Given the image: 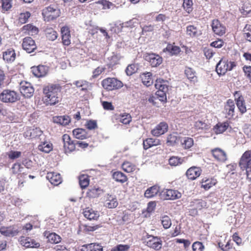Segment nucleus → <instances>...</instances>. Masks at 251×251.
Here are the masks:
<instances>
[{"instance_id": "37998d69", "label": "nucleus", "mask_w": 251, "mask_h": 251, "mask_svg": "<svg viewBox=\"0 0 251 251\" xmlns=\"http://www.w3.org/2000/svg\"><path fill=\"white\" fill-rule=\"evenodd\" d=\"M79 183L81 188L87 187L89 184V176L87 175H81L79 176Z\"/></svg>"}, {"instance_id": "aec40b11", "label": "nucleus", "mask_w": 251, "mask_h": 251, "mask_svg": "<svg viewBox=\"0 0 251 251\" xmlns=\"http://www.w3.org/2000/svg\"><path fill=\"white\" fill-rule=\"evenodd\" d=\"M201 174V170L199 168L192 167L187 170L186 175L187 177L192 180H194L199 177Z\"/></svg>"}, {"instance_id": "de8ad7c7", "label": "nucleus", "mask_w": 251, "mask_h": 251, "mask_svg": "<svg viewBox=\"0 0 251 251\" xmlns=\"http://www.w3.org/2000/svg\"><path fill=\"white\" fill-rule=\"evenodd\" d=\"M118 119L121 123L126 125L129 124L131 121V117L129 114L124 113L120 114Z\"/></svg>"}, {"instance_id": "f704fd0d", "label": "nucleus", "mask_w": 251, "mask_h": 251, "mask_svg": "<svg viewBox=\"0 0 251 251\" xmlns=\"http://www.w3.org/2000/svg\"><path fill=\"white\" fill-rule=\"evenodd\" d=\"M73 135L76 139H84L87 138V135L85 130L82 128H76L73 131Z\"/></svg>"}, {"instance_id": "338daca9", "label": "nucleus", "mask_w": 251, "mask_h": 251, "mask_svg": "<svg viewBox=\"0 0 251 251\" xmlns=\"http://www.w3.org/2000/svg\"><path fill=\"white\" fill-rule=\"evenodd\" d=\"M86 126L90 130L94 129L97 126V122L94 120H90L87 122Z\"/></svg>"}, {"instance_id": "a19ab883", "label": "nucleus", "mask_w": 251, "mask_h": 251, "mask_svg": "<svg viewBox=\"0 0 251 251\" xmlns=\"http://www.w3.org/2000/svg\"><path fill=\"white\" fill-rule=\"evenodd\" d=\"M45 34L47 38L50 41H54L57 37L56 31L51 28H47L45 30Z\"/></svg>"}, {"instance_id": "b1692460", "label": "nucleus", "mask_w": 251, "mask_h": 251, "mask_svg": "<svg viewBox=\"0 0 251 251\" xmlns=\"http://www.w3.org/2000/svg\"><path fill=\"white\" fill-rule=\"evenodd\" d=\"M160 191V188L157 185L152 186L148 188L145 193L144 196L147 198H151L156 196Z\"/></svg>"}, {"instance_id": "412c9836", "label": "nucleus", "mask_w": 251, "mask_h": 251, "mask_svg": "<svg viewBox=\"0 0 251 251\" xmlns=\"http://www.w3.org/2000/svg\"><path fill=\"white\" fill-rule=\"evenodd\" d=\"M212 153L214 157L218 161L224 162L227 159L225 152L220 148L212 150Z\"/></svg>"}, {"instance_id": "393cba45", "label": "nucleus", "mask_w": 251, "mask_h": 251, "mask_svg": "<svg viewBox=\"0 0 251 251\" xmlns=\"http://www.w3.org/2000/svg\"><path fill=\"white\" fill-rule=\"evenodd\" d=\"M53 122L60 125L66 126L70 123L71 119L67 115L55 116L53 118Z\"/></svg>"}, {"instance_id": "a878e982", "label": "nucleus", "mask_w": 251, "mask_h": 251, "mask_svg": "<svg viewBox=\"0 0 251 251\" xmlns=\"http://www.w3.org/2000/svg\"><path fill=\"white\" fill-rule=\"evenodd\" d=\"M42 131L39 128H29L25 133L26 137L35 138L42 135Z\"/></svg>"}, {"instance_id": "c85d7f7f", "label": "nucleus", "mask_w": 251, "mask_h": 251, "mask_svg": "<svg viewBox=\"0 0 251 251\" xmlns=\"http://www.w3.org/2000/svg\"><path fill=\"white\" fill-rule=\"evenodd\" d=\"M82 249L85 251H102V246L96 243L85 245L83 246Z\"/></svg>"}, {"instance_id": "8fccbe9b", "label": "nucleus", "mask_w": 251, "mask_h": 251, "mask_svg": "<svg viewBox=\"0 0 251 251\" xmlns=\"http://www.w3.org/2000/svg\"><path fill=\"white\" fill-rule=\"evenodd\" d=\"M161 221L163 227L168 229L172 225L171 219L167 215H164L161 217Z\"/></svg>"}, {"instance_id": "2f4dec72", "label": "nucleus", "mask_w": 251, "mask_h": 251, "mask_svg": "<svg viewBox=\"0 0 251 251\" xmlns=\"http://www.w3.org/2000/svg\"><path fill=\"white\" fill-rule=\"evenodd\" d=\"M237 106L241 113H244L247 111L244 98L240 96L238 98L235 99Z\"/></svg>"}, {"instance_id": "052dcab7", "label": "nucleus", "mask_w": 251, "mask_h": 251, "mask_svg": "<svg viewBox=\"0 0 251 251\" xmlns=\"http://www.w3.org/2000/svg\"><path fill=\"white\" fill-rule=\"evenodd\" d=\"M167 92H163L157 90L156 92V95L159 98V100L162 101H165L167 100L166 93Z\"/></svg>"}, {"instance_id": "dca6fc26", "label": "nucleus", "mask_w": 251, "mask_h": 251, "mask_svg": "<svg viewBox=\"0 0 251 251\" xmlns=\"http://www.w3.org/2000/svg\"><path fill=\"white\" fill-rule=\"evenodd\" d=\"M31 70L34 75L37 77H40L44 76L47 74L49 71V68L46 66L39 65L37 67H32Z\"/></svg>"}, {"instance_id": "680f3d73", "label": "nucleus", "mask_w": 251, "mask_h": 251, "mask_svg": "<svg viewBox=\"0 0 251 251\" xmlns=\"http://www.w3.org/2000/svg\"><path fill=\"white\" fill-rule=\"evenodd\" d=\"M12 7L11 0H2V8L3 10L7 11Z\"/></svg>"}, {"instance_id": "9d476101", "label": "nucleus", "mask_w": 251, "mask_h": 251, "mask_svg": "<svg viewBox=\"0 0 251 251\" xmlns=\"http://www.w3.org/2000/svg\"><path fill=\"white\" fill-rule=\"evenodd\" d=\"M20 92L25 98L32 96L34 90L31 84L28 82H22L20 84Z\"/></svg>"}, {"instance_id": "c03bdc74", "label": "nucleus", "mask_w": 251, "mask_h": 251, "mask_svg": "<svg viewBox=\"0 0 251 251\" xmlns=\"http://www.w3.org/2000/svg\"><path fill=\"white\" fill-rule=\"evenodd\" d=\"M38 149L46 153H49L52 150V145L50 142H45L39 145Z\"/></svg>"}, {"instance_id": "7c9ffc66", "label": "nucleus", "mask_w": 251, "mask_h": 251, "mask_svg": "<svg viewBox=\"0 0 251 251\" xmlns=\"http://www.w3.org/2000/svg\"><path fill=\"white\" fill-rule=\"evenodd\" d=\"M185 74L187 78L192 82L195 83L197 81V77L195 72L191 68L186 67L185 70Z\"/></svg>"}, {"instance_id": "e2e57ef3", "label": "nucleus", "mask_w": 251, "mask_h": 251, "mask_svg": "<svg viewBox=\"0 0 251 251\" xmlns=\"http://www.w3.org/2000/svg\"><path fill=\"white\" fill-rule=\"evenodd\" d=\"M21 152L19 151H10L8 154V157L11 159H15L20 157L21 155Z\"/></svg>"}, {"instance_id": "2eb2a0df", "label": "nucleus", "mask_w": 251, "mask_h": 251, "mask_svg": "<svg viewBox=\"0 0 251 251\" xmlns=\"http://www.w3.org/2000/svg\"><path fill=\"white\" fill-rule=\"evenodd\" d=\"M251 165V151H245L242 155L240 162L239 166L240 168H245L249 165Z\"/></svg>"}, {"instance_id": "09e8293b", "label": "nucleus", "mask_w": 251, "mask_h": 251, "mask_svg": "<svg viewBox=\"0 0 251 251\" xmlns=\"http://www.w3.org/2000/svg\"><path fill=\"white\" fill-rule=\"evenodd\" d=\"M194 126L197 130H207L210 128L209 125L204 121L199 120L195 123Z\"/></svg>"}, {"instance_id": "5fc2aeb1", "label": "nucleus", "mask_w": 251, "mask_h": 251, "mask_svg": "<svg viewBox=\"0 0 251 251\" xmlns=\"http://www.w3.org/2000/svg\"><path fill=\"white\" fill-rule=\"evenodd\" d=\"M193 4L192 0H183V7L188 13H190L192 11Z\"/></svg>"}, {"instance_id": "7ed1b4c3", "label": "nucleus", "mask_w": 251, "mask_h": 251, "mask_svg": "<svg viewBox=\"0 0 251 251\" xmlns=\"http://www.w3.org/2000/svg\"><path fill=\"white\" fill-rule=\"evenodd\" d=\"M60 9L55 5H50L43 9L42 15L45 21L53 20L60 16Z\"/></svg>"}, {"instance_id": "79ce46f5", "label": "nucleus", "mask_w": 251, "mask_h": 251, "mask_svg": "<svg viewBox=\"0 0 251 251\" xmlns=\"http://www.w3.org/2000/svg\"><path fill=\"white\" fill-rule=\"evenodd\" d=\"M194 145V140L193 138L185 137L181 141L182 147L185 149H189Z\"/></svg>"}, {"instance_id": "49530a36", "label": "nucleus", "mask_w": 251, "mask_h": 251, "mask_svg": "<svg viewBox=\"0 0 251 251\" xmlns=\"http://www.w3.org/2000/svg\"><path fill=\"white\" fill-rule=\"evenodd\" d=\"M24 168L22 167L19 163H15L12 168V172L15 175L22 176V174H24Z\"/></svg>"}, {"instance_id": "774afa93", "label": "nucleus", "mask_w": 251, "mask_h": 251, "mask_svg": "<svg viewBox=\"0 0 251 251\" xmlns=\"http://www.w3.org/2000/svg\"><path fill=\"white\" fill-rule=\"evenodd\" d=\"M245 75L248 77L251 82V66H244L243 68Z\"/></svg>"}, {"instance_id": "6e6552de", "label": "nucleus", "mask_w": 251, "mask_h": 251, "mask_svg": "<svg viewBox=\"0 0 251 251\" xmlns=\"http://www.w3.org/2000/svg\"><path fill=\"white\" fill-rule=\"evenodd\" d=\"M161 199L163 200H174L180 198L181 194L177 190L172 189H165L160 193Z\"/></svg>"}, {"instance_id": "72a5a7b5", "label": "nucleus", "mask_w": 251, "mask_h": 251, "mask_svg": "<svg viewBox=\"0 0 251 251\" xmlns=\"http://www.w3.org/2000/svg\"><path fill=\"white\" fill-rule=\"evenodd\" d=\"M155 87L157 90L163 92H168V86L167 82L163 79H157L155 84Z\"/></svg>"}, {"instance_id": "4be33fe9", "label": "nucleus", "mask_w": 251, "mask_h": 251, "mask_svg": "<svg viewBox=\"0 0 251 251\" xmlns=\"http://www.w3.org/2000/svg\"><path fill=\"white\" fill-rule=\"evenodd\" d=\"M16 58V53L13 49H7L3 52V59L8 63L13 62Z\"/></svg>"}, {"instance_id": "3c124183", "label": "nucleus", "mask_w": 251, "mask_h": 251, "mask_svg": "<svg viewBox=\"0 0 251 251\" xmlns=\"http://www.w3.org/2000/svg\"><path fill=\"white\" fill-rule=\"evenodd\" d=\"M122 167L123 169L127 173L132 172L136 169V166L129 162H125Z\"/></svg>"}, {"instance_id": "4468645a", "label": "nucleus", "mask_w": 251, "mask_h": 251, "mask_svg": "<svg viewBox=\"0 0 251 251\" xmlns=\"http://www.w3.org/2000/svg\"><path fill=\"white\" fill-rule=\"evenodd\" d=\"M168 125L165 122H161L151 130V134L154 136H159L168 130Z\"/></svg>"}, {"instance_id": "e433bc0d", "label": "nucleus", "mask_w": 251, "mask_h": 251, "mask_svg": "<svg viewBox=\"0 0 251 251\" xmlns=\"http://www.w3.org/2000/svg\"><path fill=\"white\" fill-rule=\"evenodd\" d=\"M184 161V158L173 156L169 159V164L171 166H177L181 165Z\"/></svg>"}, {"instance_id": "0eeeda50", "label": "nucleus", "mask_w": 251, "mask_h": 251, "mask_svg": "<svg viewBox=\"0 0 251 251\" xmlns=\"http://www.w3.org/2000/svg\"><path fill=\"white\" fill-rule=\"evenodd\" d=\"M18 94L15 91L5 89L0 93V100L4 103H13L18 100Z\"/></svg>"}, {"instance_id": "bb28decb", "label": "nucleus", "mask_w": 251, "mask_h": 251, "mask_svg": "<svg viewBox=\"0 0 251 251\" xmlns=\"http://www.w3.org/2000/svg\"><path fill=\"white\" fill-rule=\"evenodd\" d=\"M160 144L159 139L153 138H148L143 141V147L145 150H147L153 146H156Z\"/></svg>"}, {"instance_id": "f257e3e1", "label": "nucleus", "mask_w": 251, "mask_h": 251, "mask_svg": "<svg viewBox=\"0 0 251 251\" xmlns=\"http://www.w3.org/2000/svg\"><path fill=\"white\" fill-rule=\"evenodd\" d=\"M59 92V87L57 85L51 84L45 86L43 89V93L46 104L54 105L58 103L60 100L58 97Z\"/></svg>"}, {"instance_id": "4c0bfd02", "label": "nucleus", "mask_w": 251, "mask_h": 251, "mask_svg": "<svg viewBox=\"0 0 251 251\" xmlns=\"http://www.w3.org/2000/svg\"><path fill=\"white\" fill-rule=\"evenodd\" d=\"M142 79L143 84L147 86H150L153 83L152 74L150 72L144 74Z\"/></svg>"}, {"instance_id": "473e14b6", "label": "nucleus", "mask_w": 251, "mask_h": 251, "mask_svg": "<svg viewBox=\"0 0 251 251\" xmlns=\"http://www.w3.org/2000/svg\"><path fill=\"white\" fill-rule=\"evenodd\" d=\"M235 107L234 101L230 99L228 100L225 105V110L228 116L231 117L233 116Z\"/></svg>"}, {"instance_id": "864d4df0", "label": "nucleus", "mask_w": 251, "mask_h": 251, "mask_svg": "<svg viewBox=\"0 0 251 251\" xmlns=\"http://www.w3.org/2000/svg\"><path fill=\"white\" fill-rule=\"evenodd\" d=\"M179 141V138L176 134L173 133L169 135L167 137V143L170 146H173L177 143Z\"/></svg>"}, {"instance_id": "f03ea898", "label": "nucleus", "mask_w": 251, "mask_h": 251, "mask_svg": "<svg viewBox=\"0 0 251 251\" xmlns=\"http://www.w3.org/2000/svg\"><path fill=\"white\" fill-rule=\"evenodd\" d=\"M63 147L65 153H70L74 151L75 149V145H78L79 147L85 148L88 147V144L84 142L77 141H72L70 136L67 134H64L62 136Z\"/></svg>"}, {"instance_id": "20e7f679", "label": "nucleus", "mask_w": 251, "mask_h": 251, "mask_svg": "<svg viewBox=\"0 0 251 251\" xmlns=\"http://www.w3.org/2000/svg\"><path fill=\"white\" fill-rule=\"evenodd\" d=\"M236 64L235 62L222 59L216 66V71L220 75H225L227 71L232 70Z\"/></svg>"}, {"instance_id": "6e6d98bb", "label": "nucleus", "mask_w": 251, "mask_h": 251, "mask_svg": "<svg viewBox=\"0 0 251 251\" xmlns=\"http://www.w3.org/2000/svg\"><path fill=\"white\" fill-rule=\"evenodd\" d=\"M24 29L28 32V34L31 35H36L38 32V29L35 26L31 25H27L24 26Z\"/></svg>"}, {"instance_id": "9b49d317", "label": "nucleus", "mask_w": 251, "mask_h": 251, "mask_svg": "<svg viewBox=\"0 0 251 251\" xmlns=\"http://www.w3.org/2000/svg\"><path fill=\"white\" fill-rule=\"evenodd\" d=\"M22 46L23 49L27 53L33 52L36 49L35 41L29 37H25L23 39Z\"/></svg>"}, {"instance_id": "cd10ccee", "label": "nucleus", "mask_w": 251, "mask_h": 251, "mask_svg": "<svg viewBox=\"0 0 251 251\" xmlns=\"http://www.w3.org/2000/svg\"><path fill=\"white\" fill-rule=\"evenodd\" d=\"M74 84L77 88H81L80 90L85 93L87 92L91 86L90 83L83 80L75 81L74 82Z\"/></svg>"}, {"instance_id": "39448f33", "label": "nucleus", "mask_w": 251, "mask_h": 251, "mask_svg": "<svg viewBox=\"0 0 251 251\" xmlns=\"http://www.w3.org/2000/svg\"><path fill=\"white\" fill-rule=\"evenodd\" d=\"M101 85L104 89L107 91H112L121 88L123 83L114 77H108L103 79Z\"/></svg>"}, {"instance_id": "f3484780", "label": "nucleus", "mask_w": 251, "mask_h": 251, "mask_svg": "<svg viewBox=\"0 0 251 251\" xmlns=\"http://www.w3.org/2000/svg\"><path fill=\"white\" fill-rule=\"evenodd\" d=\"M211 26L213 32L215 34L220 36H222L225 34L226 27L221 24L219 20H213Z\"/></svg>"}, {"instance_id": "a211bd4d", "label": "nucleus", "mask_w": 251, "mask_h": 251, "mask_svg": "<svg viewBox=\"0 0 251 251\" xmlns=\"http://www.w3.org/2000/svg\"><path fill=\"white\" fill-rule=\"evenodd\" d=\"M46 177L49 181L54 185H58L61 181L62 179L60 175L57 173L49 172L47 174Z\"/></svg>"}, {"instance_id": "ddd939ff", "label": "nucleus", "mask_w": 251, "mask_h": 251, "mask_svg": "<svg viewBox=\"0 0 251 251\" xmlns=\"http://www.w3.org/2000/svg\"><path fill=\"white\" fill-rule=\"evenodd\" d=\"M20 242L22 245L27 248H38L40 246L39 243L29 237H21L20 239Z\"/></svg>"}, {"instance_id": "1a4fd4ad", "label": "nucleus", "mask_w": 251, "mask_h": 251, "mask_svg": "<svg viewBox=\"0 0 251 251\" xmlns=\"http://www.w3.org/2000/svg\"><path fill=\"white\" fill-rule=\"evenodd\" d=\"M145 59L149 62L152 67H156L162 63V58L158 54L155 53H146Z\"/></svg>"}, {"instance_id": "a18cd8bd", "label": "nucleus", "mask_w": 251, "mask_h": 251, "mask_svg": "<svg viewBox=\"0 0 251 251\" xmlns=\"http://www.w3.org/2000/svg\"><path fill=\"white\" fill-rule=\"evenodd\" d=\"M48 241L52 244H58L61 240L60 236L55 233L52 232L47 236Z\"/></svg>"}, {"instance_id": "423d86ee", "label": "nucleus", "mask_w": 251, "mask_h": 251, "mask_svg": "<svg viewBox=\"0 0 251 251\" xmlns=\"http://www.w3.org/2000/svg\"><path fill=\"white\" fill-rule=\"evenodd\" d=\"M144 243L148 247L158 251L161 249L162 242L161 239L157 237L147 234L144 237Z\"/></svg>"}, {"instance_id": "c9c22d12", "label": "nucleus", "mask_w": 251, "mask_h": 251, "mask_svg": "<svg viewBox=\"0 0 251 251\" xmlns=\"http://www.w3.org/2000/svg\"><path fill=\"white\" fill-rule=\"evenodd\" d=\"M97 3L102 5L103 9H113L115 8H118L115 4L107 0H99L96 2Z\"/></svg>"}, {"instance_id": "0e129e2a", "label": "nucleus", "mask_w": 251, "mask_h": 251, "mask_svg": "<svg viewBox=\"0 0 251 251\" xmlns=\"http://www.w3.org/2000/svg\"><path fill=\"white\" fill-rule=\"evenodd\" d=\"M30 16V13L29 12L21 13L19 17L20 21L22 23H25L27 22Z\"/></svg>"}, {"instance_id": "ea45409f", "label": "nucleus", "mask_w": 251, "mask_h": 251, "mask_svg": "<svg viewBox=\"0 0 251 251\" xmlns=\"http://www.w3.org/2000/svg\"><path fill=\"white\" fill-rule=\"evenodd\" d=\"M229 126L227 122L219 123L214 127L215 132L216 134H220L226 131Z\"/></svg>"}, {"instance_id": "603ef678", "label": "nucleus", "mask_w": 251, "mask_h": 251, "mask_svg": "<svg viewBox=\"0 0 251 251\" xmlns=\"http://www.w3.org/2000/svg\"><path fill=\"white\" fill-rule=\"evenodd\" d=\"M187 34L190 37H196L198 35V29L194 25H189L186 28Z\"/></svg>"}, {"instance_id": "13d9d810", "label": "nucleus", "mask_w": 251, "mask_h": 251, "mask_svg": "<svg viewBox=\"0 0 251 251\" xmlns=\"http://www.w3.org/2000/svg\"><path fill=\"white\" fill-rule=\"evenodd\" d=\"M192 249L193 251H203L204 246L201 242L197 241L193 244Z\"/></svg>"}, {"instance_id": "4d7b16f0", "label": "nucleus", "mask_w": 251, "mask_h": 251, "mask_svg": "<svg viewBox=\"0 0 251 251\" xmlns=\"http://www.w3.org/2000/svg\"><path fill=\"white\" fill-rule=\"evenodd\" d=\"M137 70V67L135 64L129 65L126 69V72L127 75H131Z\"/></svg>"}, {"instance_id": "5701e85b", "label": "nucleus", "mask_w": 251, "mask_h": 251, "mask_svg": "<svg viewBox=\"0 0 251 251\" xmlns=\"http://www.w3.org/2000/svg\"><path fill=\"white\" fill-rule=\"evenodd\" d=\"M84 216L89 220H96L100 216L99 212L89 208H86L83 212Z\"/></svg>"}, {"instance_id": "69168bd1", "label": "nucleus", "mask_w": 251, "mask_h": 251, "mask_svg": "<svg viewBox=\"0 0 251 251\" xmlns=\"http://www.w3.org/2000/svg\"><path fill=\"white\" fill-rule=\"evenodd\" d=\"M105 68L102 66H99L97 67L96 69L94 70L93 72V77H96L100 74H101L104 71Z\"/></svg>"}, {"instance_id": "58836bf2", "label": "nucleus", "mask_w": 251, "mask_h": 251, "mask_svg": "<svg viewBox=\"0 0 251 251\" xmlns=\"http://www.w3.org/2000/svg\"><path fill=\"white\" fill-rule=\"evenodd\" d=\"M113 178L115 181L121 183L125 182L127 180L126 176L124 173L119 171L113 174Z\"/></svg>"}, {"instance_id": "f8f14e48", "label": "nucleus", "mask_w": 251, "mask_h": 251, "mask_svg": "<svg viewBox=\"0 0 251 251\" xmlns=\"http://www.w3.org/2000/svg\"><path fill=\"white\" fill-rule=\"evenodd\" d=\"M18 229L15 226H1L0 227V233L6 237H13L19 233Z\"/></svg>"}, {"instance_id": "c756f323", "label": "nucleus", "mask_w": 251, "mask_h": 251, "mask_svg": "<svg viewBox=\"0 0 251 251\" xmlns=\"http://www.w3.org/2000/svg\"><path fill=\"white\" fill-rule=\"evenodd\" d=\"M217 181L214 178H203L201 180V187L207 190L216 184Z\"/></svg>"}, {"instance_id": "bf43d9fd", "label": "nucleus", "mask_w": 251, "mask_h": 251, "mask_svg": "<svg viewBox=\"0 0 251 251\" xmlns=\"http://www.w3.org/2000/svg\"><path fill=\"white\" fill-rule=\"evenodd\" d=\"M130 248L128 245H118L112 248L111 251H126Z\"/></svg>"}, {"instance_id": "6ab92c4d", "label": "nucleus", "mask_w": 251, "mask_h": 251, "mask_svg": "<svg viewBox=\"0 0 251 251\" xmlns=\"http://www.w3.org/2000/svg\"><path fill=\"white\" fill-rule=\"evenodd\" d=\"M105 200L104 201V205L109 208H113L118 204L117 199L114 195L107 194L105 196Z\"/></svg>"}]
</instances>
